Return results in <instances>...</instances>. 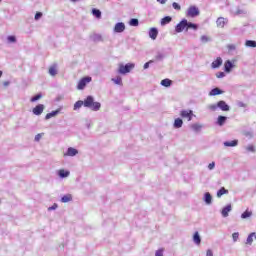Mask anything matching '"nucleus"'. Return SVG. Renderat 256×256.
Segmentation results:
<instances>
[{"instance_id":"nucleus-1","label":"nucleus","mask_w":256,"mask_h":256,"mask_svg":"<svg viewBox=\"0 0 256 256\" xmlns=\"http://www.w3.org/2000/svg\"><path fill=\"white\" fill-rule=\"evenodd\" d=\"M84 107L91 111H99L101 109V103L96 102L93 96H88L84 99Z\"/></svg>"},{"instance_id":"nucleus-2","label":"nucleus","mask_w":256,"mask_h":256,"mask_svg":"<svg viewBox=\"0 0 256 256\" xmlns=\"http://www.w3.org/2000/svg\"><path fill=\"white\" fill-rule=\"evenodd\" d=\"M132 69H135L134 63H128L126 65L120 64L118 73H120V75H127V73H131Z\"/></svg>"},{"instance_id":"nucleus-3","label":"nucleus","mask_w":256,"mask_h":256,"mask_svg":"<svg viewBox=\"0 0 256 256\" xmlns=\"http://www.w3.org/2000/svg\"><path fill=\"white\" fill-rule=\"evenodd\" d=\"M180 117H182V119H187V121H192L195 114H193V110H181Z\"/></svg>"},{"instance_id":"nucleus-4","label":"nucleus","mask_w":256,"mask_h":256,"mask_svg":"<svg viewBox=\"0 0 256 256\" xmlns=\"http://www.w3.org/2000/svg\"><path fill=\"white\" fill-rule=\"evenodd\" d=\"M87 83H91V77L87 76L82 78L77 85V89L79 91H82V89H85V87H87Z\"/></svg>"},{"instance_id":"nucleus-5","label":"nucleus","mask_w":256,"mask_h":256,"mask_svg":"<svg viewBox=\"0 0 256 256\" xmlns=\"http://www.w3.org/2000/svg\"><path fill=\"white\" fill-rule=\"evenodd\" d=\"M187 17H197L199 16V8L197 6H190L186 12Z\"/></svg>"},{"instance_id":"nucleus-6","label":"nucleus","mask_w":256,"mask_h":256,"mask_svg":"<svg viewBox=\"0 0 256 256\" xmlns=\"http://www.w3.org/2000/svg\"><path fill=\"white\" fill-rule=\"evenodd\" d=\"M185 29H187V19H183L175 27V31L177 33H183V31H185Z\"/></svg>"},{"instance_id":"nucleus-7","label":"nucleus","mask_w":256,"mask_h":256,"mask_svg":"<svg viewBox=\"0 0 256 256\" xmlns=\"http://www.w3.org/2000/svg\"><path fill=\"white\" fill-rule=\"evenodd\" d=\"M79 155V150L73 147H69L66 152H64V157H75Z\"/></svg>"},{"instance_id":"nucleus-8","label":"nucleus","mask_w":256,"mask_h":256,"mask_svg":"<svg viewBox=\"0 0 256 256\" xmlns=\"http://www.w3.org/2000/svg\"><path fill=\"white\" fill-rule=\"evenodd\" d=\"M227 23H229V20L227 18L219 17L216 20L217 27H220L221 29H223V27H225Z\"/></svg>"},{"instance_id":"nucleus-9","label":"nucleus","mask_w":256,"mask_h":256,"mask_svg":"<svg viewBox=\"0 0 256 256\" xmlns=\"http://www.w3.org/2000/svg\"><path fill=\"white\" fill-rule=\"evenodd\" d=\"M125 31V23L118 22L114 26V33H123Z\"/></svg>"},{"instance_id":"nucleus-10","label":"nucleus","mask_w":256,"mask_h":256,"mask_svg":"<svg viewBox=\"0 0 256 256\" xmlns=\"http://www.w3.org/2000/svg\"><path fill=\"white\" fill-rule=\"evenodd\" d=\"M148 35L150 39L155 41V39H157V36L159 35V30L157 28H150Z\"/></svg>"},{"instance_id":"nucleus-11","label":"nucleus","mask_w":256,"mask_h":256,"mask_svg":"<svg viewBox=\"0 0 256 256\" xmlns=\"http://www.w3.org/2000/svg\"><path fill=\"white\" fill-rule=\"evenodd\" d=\"M217 107L218 109H221V111H229L230 110V107L228 106L227 102L226 101H219L217 103Z\"/></svg>"},{"instance_id":"nucleus-12","label":"nucleus","mask_w":256,"mask_h":256,"mask_svg":"<svg viewBox=\"0 0 256 256\" xmlns=\"http://www.w3.org/2000/svg\"><path fill=\"white\" fill-rule=\"evenodd\" d=\"M232 206H231V204H228L227 206H225L223 209H222V211H221V215H222V217H229V213H231V211H232Z\"/></svg>"},{"instance_id":"nucleus-13","label":"nucleus","mask_w":256,"mask_h":256,"mask_svg":"<svg viewBox=\"0 0 256 256\" xmlns=\"http://www.w3.org/2000/svg\"><path fill=\"white\" fill-rule=\"evenodd\" d=\"M57 175L60 177V179H66V177L71 175V172H69V170L60 169L58 170Z\"/></svg>"},{"instance_id":"nucleus-14","label":"nucleus","mask_w":256,"mask_h":256,"mask_svg":"<svg viewBox=\"0 0 256 256\" xmlns=\"http://www.w3.org/2000/svg\"><path fill=\"white\" fill-rule=\"evenodd\" d=\"M44 110H45V106H44L43 104H38V105L33 109V114H34V115H41Z\"/></svg>"},{"instance_id":"nucleus-15","label":"nucleus","mask_w":256,"mask_h":256,"mask_svg":"<svg viewBox=\"0 0 256 256\" xmlns=\"http://www.w3.org/2000/svg\"><path fill=\"white\" fill-rule=\"evenodd\" d=\"M59 113H61V108H58L57 110L46 114V116H45L46 121H48V119H52V117H57V115H59Z\"/></svg>"},{"instance_id":"nucleus-16","label":"nucleus","mask_w":256,"mask_h":256,"mask_svg":"<svg viewBox=\"0 0 256 256\" xmlns=\"http://www.w3.org/2000/svg\"><path fill=\"white\" fill-rule=\"evenodd\" d=\"M233 67V62H231V60H227L224 64V71L226 73H231V69H233Z\"/></svg>"},{"instance_id":"nucleus-17","label":"nucleus","mask_w":256,"mask_h":256,"mask_svg":"<svg viewBox=\"0 0 256 256\" xmlns=\"http://www.w3.org/2000/svg\"><path fill=\"white\" fill-rule=\"evenodd\" d=\"M221 65H223V59L219 57L212 62V69H218V67H221Z\"/></svg>"},{"instance_id":"nucleus-18","label":"nucleus","mask_w":256,"mask_h":256,"mask_svg":"<svg viewBox=\"0 0 256 256\" xmlns=\"http://www.w3.org/2000/svg\"><path fill=\"white\" fill-rule=\"evenodd\" d=\"M190 129H192V131H194V133H199V131H201L203 129V125L199 124V123H194L190 126Z\"/></svg>"},{"instance_id":"nucleus-19","label":"nucleus","mask_w":256,"mask_h":256,"mask_svg":"<svg viewBox=\"0 0 256 256\" xmlns=\"http://www.w3.org/2000/svg\"><path fill=\"white\" fill-rule=\"evenodd\" d=\"M237 145H239L238 140H231V141L224 142V147H237Z\"/></svg>"},{"instance_id":"nucleus-20","label":"nucleus","mask_w":256,"mask_h":256,"mask_svg":"<svg viewBox=\"0 0 256 256\" xmlns=\"http://www.w3.org/2000/svg\"><path fill=\"white\" fill-rule=\"evenodd\" d=\"M204 201H205L206 205H211V203L213 201V197L211 196V193L206 192L204 194Z\"/></svg>"},{"instance_id":"nucleus-21","label":"nucleus","mask_w":256,"mask_h":256,"mask_svg":"<svg viewBox=\"0 0 256 256\" xmlns=\"http://www.w3.org/2000/svg\"><path fill=\"white\" fill-rule=\"evenodd\" d=\"M181 127H183V119L176 118L174 120V129H181Z\"/></svg>"},{"instance_id":"nucleus-22","label":"nucleus","mask_w":256,"mask_h":256,"mask_svg":"<svg viewBox=\"0 0 256 256\" xmlns=\"http://www.w3.org/2000/svg\"><path fill=\"white\" fill-rule=\"evenodd\" d=\"M57 73H58L57 64L50 66L49 75H51V77H55V75H57Z\"/></svg>"},{"instance_id":"nucleus-23","label":"nucleus","mask_w":256,"mask_h":256,"mask_svg":"<svg viewBox=\"0 0 256 256\" xmlns=\"http://www.w3.org/2000/svg\"><path fill=\"white\" fill-rule=\"evenodd\" d=\"M189 29H193L194 31H197V29H199V26L197 24L187 21L186 31H189Z\"/></svg>"},{"instance_id":"nucleus-24","label":"nucleus","mask_w":256,"mask_h":256,"mask_svg":"<svg viewBox=\"0 0 256 256\" xmlns=\"http://www.w3.org/2000/svg\"><path fill=\"white\" fill-rule=\"evenodd\" d=\"M172 84H173V81H171V79L169 78L163 79L160 82V85H162V87H171Z\"/></svg>"},{"instance_id":"nucleus-25","label":"nucleus","mask_w":256,"mask_h":256,"mask_svg":"<svg viewBox=\"0 0 256 256\" xmlns=\"http://www.w3.org/2000/svg\"><path fill=\"white\" fill-rule=\"evenodd\" d=\"M223 91L219 88H213L210 92L209 95L210 97H215V95H221Z\"/></svg>"},{"instance_id":"nucleus-26","label":"nucleus","mask_w":256,"mask_h":256,"mask_svg":"<svg viewBox=\"0 0 256 256\" xmlns=\"http://www.w3.org/2000/svg\"><path fill=\"white\" fill-rule=\"evenodd\" d=\"M83 106L85 107V101L79 100L74 104L73 110L78 111V109L82 108Z\"/></svg>"},{"instance_id":"nucleus-27","label":"nucleus","mask_w":256,"mask_h":256,"mask_svg":"<svg viewBox=\"0 0 256 256\" xmlns=\"http://www.w3.org/2000/svg\"><path fill=\"white\" fill-rule=\"evenodd\" d=\"M70 201H73V196L71 194H66L61 198V203H69Z\"/></svg>"},{"instance_id":"nucleus-28","label":"nucleus","mask_w":256,"mask_h":256,"mask_svg":"<svg viewBox=\"0 0 256 256\" xmlns=\"http://www.w3.org/2000/svg\"><path fill=\"white\" fill-rule=\"evenodd\" d=\"M229 194V190L225 189V187H222L221 189L218 190L217 192V197L221 198L223 195Z\"/></svg>"},{"instance_id":"nucleus-29","label":"nucleus","mask_w":256,"mask_h":256,"mask_svg":"<svg viewBox=\"0 0 256 256\" xmlns=\"http://www.w3.org/2000/svg\"><path fill=\"white\" fill-rule=\"evenodd\" d=\"M256 233L252 232L248 235L245 244L246 245H253V237H255Z\"/></svg>"},{"instance_id":"nucleus-30","label":"nucleus","mask_w":256,"mask_h":256,"mask_svg":"<svg viewBox=\"0 0 256 256\" xmlns=\"http://www.w3.org/2000/svg\"><path fill=\"white\" fill-rule=\"evenodd\" d=\"M193 241L196 245H201V236L199 235V232L194 233Z\"/></svg>"},{"instance_id":"nucleus-31","label":"nucleus","mask_w":256,"mask_h":256,"mask_svg":"<svg viewBox=\"0 0 256 256\" xmlns=\"http://www.w3.org/2000/svg\"><path fill=\"white\" fill-rule=\"evenodd\" d=\"M172 21L171 16H165L164 18L161 19V25H169V23Z\"/></svg>"},{"instance_id":"nucleus-32","label":"nucleus","mask_w":256,"mask_h":256,"mask_svg":"<svg viewBox=\"0 0 256 256\" xmlns=\"http://www.w3.org/2000/svg\"><path fill=\"white\" fill-rule=\"evenodd\" d=\"M225 121H227V117L219 116L217 120V125H219L220 127H223V125H225Z\"/></svg>"},{"instance_id":"nucleus-33","label":"nucleus","mask_w":256,"mask_h":256,"mask_svg":"<svg viewBox=\"0 0 256 256\" xmlns=\"http://www.w3.org/2000/svg\"><path fill=\"white\" fill-rule=\"evenodd\" d=\"M245 149H246L247 153H256V148H255V145H253V144H249V145L245 146Z\"/></svg>"},{"instance_id":"nucleus-34","label":"nucleus","mask_w":256,"mask_h":256,"mask_svg":"<svg viewBox=\"0 0 256 256\" xmlns=\"http://www.w3.org/2000/svg\"><path fill=\"white\" fill-rule=\"evenodd\" d=\"M92 15L96 17V19H101V10L99 9H92Z\"/></svg>"},{"instance_id":"nucleus-35","label":"nucleus","mask_w":256,"mask_h":256,"mask_svg":"<svg viewBox=\"0 0 256 256\" xmlns=\"http://www.w3.org/2000/svg\"><path fill=\"white\" fill-rule=\"evenodd\" d=\"M92 41L99 43V41H103V36H101V34H93Z\"/></svg>"},{"instance_id":"nucleus-36","label":"nucleus","mask_w":256,"mask_h":256,"mask_svg":"<svg viewBox=\"0 0 256 256\" xmlns=\"http://www.w3.org/2000/svg\"><path fill=\"white\" fill-rule=\"evenodd\" d=\"M129 25L131 27H139V20L137 18H132L130 21H129Z\"/></svg>"},{"instance_id":"nucleus-37","label":"nucleus","mask_w":256,"mask_h":256,"mask_svg":"<svg viewBox=\"0 0 256 256\" xmlns=\"http://www.w3.org/2000/svg\"><path fill=\"white\" fill-rule=\"evenodd\" d=\"M245 46L255 48L256 47V41L255 40H246Z\"/></svg>"},{"instance_id":"nucleus-38","label":"nucleus","mask_w":256,"mask_h":256,"mask_svg":"<svg viewBox=\"0 0 256 256\" xmlns=\"http://www.w3.org/2000/svg\"><path fill=\"white\" fill-rule=\"evenodd\" d=\"M253 215V212L246 210L244 213L241 214V219H249Z\"/></svg>"},{"instance_id":"nucleus-39","label":"nucleus","mask_w":256,"mask_h":256,"mask_svg":"<svg viewBox=\"0 0 256 256\" xmlns=\"http://www.w3.org/2000/svg\"><path fill=\"white\" fill-rule=\"evenodd\" d=\"M200 41H201V43H209V41H211V38L207 35H202L200 37Z\"/></svg>"},{"instance_id":"nucleus-40","label":"nucleus","mask_w":256,"mask_h":256,"mask_svg":"<svg viewBox=\"0 0 256 256\" xmlns=\"http://www.w3.org/2000/svg\"><path fill=\"white\" fill-rule=\"evenodd\" d=\"M156 61H163L165 59V54L158 52L155 56Z\"/></svg>"},{"instance_id":"nucleus-41","label":"nucleus","mask_w":256,"mask_h":256,"mask_svg":"<svg viewBox=\"0 0 256 256\" xmlns=\"http://www.w3.org/2000/svg\"><path fill=\"white\" fill-rule=\"evenodd\" d=\"M112 81L115 85H123V79L121 77L113 78Z\"/></svg>"},{"instance_id":"nucleus-42","label":"nucleus","mask_w":256,"mask_h":256,"mask_svg":"<svg viewBox=\"0 0 256 256\" xmlns=\"http://www.w3.org/2000/svg\"><path fill=\"white\" fill-rule=\"evenodd\" d=\"M172 7L175 9V11H181V5H179L177 2H173Z\"/></svg>"},{"instance_id":"nucleus-43","label":"nucleus","mask_w":256,"mask_h":256,"mask_svg":"<svg viewBox=\"0 0 256 256\" xmlns=\"http://www.w3.org/2000/svg\"><path fill=\"white\" fill-rule=\"evenodd\" d=\"M7 41L8 43H17V38L15 36H8Z\"/></svg>"},{"instance_id":"nucleus-44","label":"nucleus","mask_w":256,"mask_h":256,"mask_svg":"<svg viewBox=\"0 0 256 256\" xmlns=\"http://www.w3.org/2000/svg\"><path fill=\"white\" fill-rule=\"evenodd\" d=\"M41 97H43L41 94H37L31 98V102L35 103V101H39V99H41Z\"/></svg>"},{"instance_id":"nucleus-45","label":"nucleus","mask_w":256,"mask_h":256,"mask_svg":"<svg viewBox=\"0 0 256 256\" xmlns=\"http://www.w3.org/2000/svg\"><path fill=\"white\" fill-rule=\"evenodd\" d=\"M208 109H210V111H217V109H219V106H217V104H210L208 106Z\"/></svg>"},{"instance_id":"nucleus-46","label":"nucleus","mask_w":256,"mask_h":256,"mask_svg":"<svg viewBox=\"0 0 256 256\" xmlns=\"http://www.w3.org/2000/svg\"><path fill=\"white\" fill-rule=\"evenodd\" d=\"M232 238H233L234 243H237V241L239 240V232L233 233Z\"/></svg>"},{"instance_id":"nucleus-47","label":"nucleus","mask_w":256,"mask_h":256,"mask_svg":"<svg viewBox=\"0 0 256 256\" xmlns=\"http://www.w3.org/2000/svg\"><path fill=\"white\" fill-rule=\"evenodd\" d=\"M245 137H247L248 139H253V131H246L244 133Z\"/></svg>"},{"instance_id":"nucleus-48","label":"nucleus","mask_w":256,"mask_h":256,"mask_svg":"<svg viewBox=\"0 0 256 256\" xmlns=\"http://www.w3.org/2000/svg\"><path fill=\"white\" fill-rule=\"evenodd\" d=\"M228 51H235L237 49V46L235 44H229L227 46Z\"/></svg>"},{"instance_id":"nucleus-49","label":"nucleus","mask_w":256,"mask_h":256,"mask_svg":"<svg viewBox=\"0 0 256 256\" xmlns=\"http://www.w3.org/2000/svg\"><path fill=\"white\" fill-rule=\"evenodd\" d=\"M41 17H43V13L37 12V13L35 14V20H36V21H39V19H41Z\"/></svg>"},{"instance_id":"nucleus-50","label":"nucleus","mask_w":256,"mask_h":256,"mask_svg":"<svg viewBox=\"0 0 256 256\" xmlns=\"http://www.w3.org/2000/svg\"><path fill=\"white\" fill-rule=\"evenodd\" d=\"M216 77H217L218 79H223V77H225V72H218V73L216 74Z\"/></svg>"},{"instance_id":"nucleus-51","label":"nucleus","mask_w":256,"mask_h":256,"mask_svg":"<svg viewBox=\"0 0 256 256\" xmlns=\"http://www.w3.org/2000/svg\"><path fill=\"white\" fill-rule=\"evenodd\" d=\"M208 169L210 171H213V169H215V162H211L209 165H208Z\"/></svg>"},{"instance_id":"nucleus-52","label":"nucleus","mask_w":256,"mask_h":256,"mask_svg":"<svg viewBox=\"0 0 256 256\" xmlns=\"http://www.w3.org/2000/svg\"><path fill=\"white\" fill-rule=\"evenodd\" d=\"M57 204H53L51 207L48 208V211H55L57 209Z\"/></svg>"},{"instance_id":"nucleus-53","label":"nucleus","mask_w":256,"mask_h":256,"mask_svg":"<svg viewBox=\"0 0 256 256\" xmlns=\"http://www.w3.org/2000/svg\"><path fill=\"white\" fill-rule=\"evenodd\" d=\"M151 63H153V60H150V61H148V62H146L145 64H144V69H147L148 67H149V65H151Z\"/></svg>"},{"instance_id":"nucleus-54","label":"nucleus","mask_w":256,"mask_h":256,"mask_svg":"<svg viewBox=\"0 0 256 256\" xmlns=\"http://www.w3.org/2000/svg\"><path fill=\"white\" fill-rule=\"evenodd\" d=\"M155 256H163V250H157Z\"/></svg>"},{"instance_id":"nucleus-55","label":"nucleus","mask_w":256,"mask_h":256,"mask_svg":"<svg viewBox=\"0 0 256 256\" xmlns=\"http://www.w3.org/2000/svg\"><path fill=\"white\" fill-rule=\"evenodd\" d=\"M206 256H213V251L211 249L207 250Z\"/></svg>"},{"instance_id":"nucleus-56","label":"nucleus","mask_w":256,"mask_h":256,"mask_svg":"<svg viewBox=\"0 0 256 256\" xmlns=\"http://www.w3.org/2000/svg\"><path fill=\"white\" fill-rule=\"evenodd\" d=\"M34 139L35 141H41V134H37Z\"/></svg>"},{"instance_id":"nucleus-57","label":"nucleus","mask_w":256,"mask_h":256,"mask_svg":"<svg viewBox=\"0 0 256 256\" xmlns=\"http://www.w3.org/2000/svg\"><path fill=\"white\" fill-rule=\"evenodd\" d=\"M157 2L161 5H165V3H167V0H157Z\"/></svg>"},{"instance_id":"nucleus-58","label":"nucleus","mask_w":256,"mask_h":256,"mask_svg":"<svg viewBox=\"0 0 256 256\" xmlns=\"http://www.w3.org/2000/svg\"><path fill=\"white\" fill-rule=\"evenodd\" d=\"M10 84H11V82H9V81L3 82L4 87H9Z\"/></svg>"},{"instance_id":"nucleus-59","label":"nucleus","mask_w":256,"mask_h":256,"mask_svg":"<svg viewBox=\"0 0 256 256\" xmlns=\"http://www.w3.org/2000/svg\"><path fill=\"white\" fill-rule=\"evenodd\" d=\"M238 107H246V105L243 102H238Z\"/></svg>"},{"instance_id":"nucleus-60","label":"nucleus","mask_w":256,"mask_h":256,"mask_svg":"<svg viewBox=\"0 0 256 256\" xmlns=\"http://www.w3.org/2000/svg\"><path fill=\"white\" fill-rule=\"evenodd\" d=\"M3 77V71L0 70V78Z\"/></svg>"},{"instance_id":"nucleus-61","label":"nucleus","mask_w":256,"mask_h":256,"mask_svg":"<svg viewBox=\"0 0 256 256\" xmlns=\"http://www.w3.org/2000/svg\"><path fill=\"white\" fill-rule=\"evenodd\" d=\"M73 3H76V1H79V0H71Z\"/></svg>"},{"instance_id":"nucleus-62","label":"nucleus","mask_w":256,"mask_h":256,"mask_svg":"<svg viewBox=\"0 0 256 256\" xmlns=\"http://www.w3.org/2000/svg\"><path fill=\"white\" fill-rule=\"evenodd\" d=\"M3 0H0V3H2Z\"/></svg>"}]
</instances>
